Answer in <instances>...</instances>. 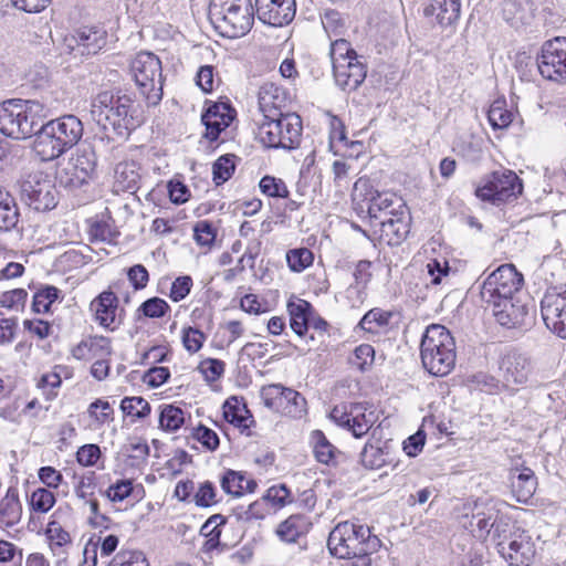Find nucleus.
I'll use <instances>...</instances> for the list:
<instances>
[{
  "label": "nucleus",
  "instance_id": "a19ab883",
  "mask_svg": "<svg viewBox=\"0 0 566 566\" xmlns=\"http://www.w3.org/2000/svg\"><path fill=\"white\" fill-rule=\"evenodd\" d=\"M46 536L50 541L51 551L55 556L65 555V546L71 545V536L60 523L53 521L50 522L46 527Z\"/></svg>",
  "mask_w": 566,
  "mask_h": 566
},
{
  "label": "nucleus",
  "instance_id": "79ce46f5",
  "mask_svg": "<svg viewBox=\"0 0 566 566\" xmlns=\"http://www.w3.org/2000/svg\"><path fill=\"white\" fill-rule=\"evenodd\" d=\"M488 119L493 129H503L512 123L513 114L506 108L504 99H496L488 111Z\"/></svg>",
  "mask_w": 566,
  "mask_h": 566
},
{
  "label": "nucleus",
  "instance_id": "c9c22d12",
  "mask_svg": "<svg viewBox=\"0 0 566 566\" xmlns=\"http://www.w3.org/2000/svg\"><path fill=\"white\" fill-rule=\"evenodd\" d=\"M310 444L317 462L331 464L335 459L337 449L329 442L323 431L313 430L310 436Z\"/></svg>",
  "mask_w": 566,
  "mask_h": 566
},
{
  "label": "nucleus",
  "instance_id": "7ed1b4c3",
  "mask_svg": "<svg viewBox=\"0 0 566 566\" xmlns=\"http://www.w3.org/2000/svg\"><path fill=\"white\" fill-rule=\"evenodd\" d=\"M420 356L431 375H448L455 365V343L451 333L439 324L428 326L422 335Z\"/></svg>",
  "mask_w": 566,
  "mask_h": 566
},
{
  "label": "nucleus",
  "instance_id": "1a4fd4ad",
  "mask_svg": "<svg viewBox=\"0 0 566 566\" xmlns=\"http://www.w3.org/2000/svg\"><path fill=\"white\" fill-rule=\"evenodd\" d=\"M277 117L260 123L259 140L269 148H296L300 145L303 129L301 117L291 112Z\"/></svg>",
  "mask_w": 566,
  "mask_h": 566
},
{
  "label": "nucleus",
  "instance_id": "de8ad7c7",
  "mask_svg": "<svg viewBox=\"0 0 566 566\" xmlns=\"http://www.w3.org/2000/svg\"><path fill=\"white\" fill-rule=\"evenodd\" d=\"M74 479H77V482L74 485L76 496L83 502L93 499L97 486L95 472L88 471L82 475L75 474Z\"/></svg>",
  "mask_w": 566,
  "mask_h": 566
},
{
  "label": "nucleus",
  "instance_id": "f8f14e48",
  "mask_svg": "<svg viewBox=\"0 0 566 566\" xmlns=\"http://www.w3.org/2000/svg\"><path fill=\"white\" fill-rule=\"evenodd\" d=\"M496 548L510 566H530L536 553L531 535L514 526L502 531L497 537Z\"/></svg>",
  "mask_w": 566,
  "mask_h": 566
},
{
  "label": "nucleus",
  "instance_id": "20e7f679",
  "mask_svg": "<svg viewBox=\"0 0 566 566\" xmlns=\"http://www.w3.org/2000/svg\"><path fill=\"white\" fill-rule=\"evenodd\" d=\"M254 14L251 0H211L209 7L214 29L230 39L245 35L253 27Z\"/></svg>",
  "mask_w": 566,
  "mask_h": 566
},
{
  "label": "nucleus",
  "instance_id": "412c9836",
  "mask_svg": "<svg viewBox=\"0 0 566 566\" xmlns=\"http://www.w3.org/2000/svg\"><path fill=\"white\" fill-rule=\"evenodd\" d=\"M259 109L263 120L279 118L285 114L287 106V93L284 88L272 82L264 83L259 90Z\"/></svg>",
  "mask_w": 566,
  "mask_h": 566
},
{
  "label": "nucleus",
  "instance_id": "c756f323",
  "mask_svg": "<svg viewBox=\"0 0 566 566\" xmlns=\"http://www.w3.org/2000/svg\"><path fill=\"white\" fill-rule=\"evenodd\" d=\"M51 123L53 124V129H60L63 143L69 150L81 140L84 128L81 119L75 115H63L51 119Z\"/></svg>",
  "mask_w": 566,
  "mask_h": 566
},
{
  "label": "nucleus",
  "instance_id": "5701e85b",
  "mask_svg": "<svg viewBox=\"0 0 566 566\" xmlns=\"http://www.w3.org/2000/svg\"><path fill=\"white\" fill-rule=\"evenodd\" d=\"M410 213L408 210L381 219V221L373 224V227H379V241L390 247L399 245L408 235L410 231Z\"/></svg>",
  "mask_w": 566,
  "mask_h": 566
},
{
  "label": "nucleus",
  "instance_id": "49530a36",
  "mask_svg": "<svg viewBox=\"0 0 566 566\" xmlns=\"http://www.w3.org/2000/svg\"><path fill=\"white\" fill-rule=\"evenodd\" d=\"M234 158V155L227 154L220 156L214 161L212 166V174L216 185H221L231 178L235 169Z\"/></svg>",
  "mask_w": 566,
  "mask_h": 566
},
{
  "label": "nucleus",
  "instance_id": "680f3d73",
  "mask_svg": "<svg viewBox=\"0 0 566 566\" xmlns=\"http://www.w3.org/2000/svg\"><path fill=\"white\" fill-rule=\"evenodd\" d=\"M193 502L200 507H209L216 504L218 500L214 485L209 481L201 483L193 496Z\"/></svg>",
  "mask_w": 566,
  "mask_h": 566
},
{
  "label": "nucleus",
  "instance_id": "37998d69",
  "mask_svg": "<svg viewBox=\"0 0 566 566\" xmlns=\"http://www.w3.org/2000/svg\"><path fill=\"white\" fill-rule=\"evenodd\" d=\"M120 409L132 421L144 419L150 412L149 403L142 397H126L120 402Z\"/></svg>",
  "mask_w": 566,
  "mask_h": 566
},
{
  "label": "nucleus",
  "instance_id": "0eeeda50",
  "mask_svg": "<svg viewBox=\"0 0 566 566\" xmlns=\"http://www.w3.org/2000/svg\"><path fill=\"white\" fill-rule=\"evenodd\" d=\"M354 209L359 216L366 214L371 226L381 219L394 217L408 210L402 198L392 192H380L368 188V182L359 179L355 182L353 193Z\"/></svg>",
  "mask_w": 566,
  "mask_h": 566
},
{
  "label": "nucleus",
  "instance_id": "13d9d810",
  "mask_svg": "<svg viewBox=\"0 0 566 566\" xmlns=\"http://www.w3.org/2000/svg\"><path fill=\"white\" fill-rule=\"evenodd\" d=\"M294 394L296 397H290L285 394L284 405L281 409L283 413L292 419H300L306 411V400L300 392L294 390Z\"/></svg>",
  "mask_w": 566,
  "mask_h": 566
},
{
  "label": "nucleus",
  "instance_id": "6e6d98bb",
  "mask_svg": "<svg viewBox=\"0 0 566 566\" xmlns=\"http://www.w3.org/2000/svg\"><path fill=\"white\" fill-rule=\"evenodd\" d=\"M90 358H107L112 354L111 339L105 336H90L86 338Z\"/></svg>",
  "mask_w": 566,
  "mask_h": 566
},
{
  "label": "nucleus",
  "instance_id": "2f4dec72",
  "mask_svg": "<svg viewBox=\"0 0 566 566\" xmlns=\"http://www.w3.org/2000/svg\"><path fill=\"white\" fill-rule=\"evenodd\" d=\"M460 9V0H432L431 4L426 8L424 12L427 15H436L440 25L448 27L459 19Z\"/></svg>",
  "mask_w": 566,
  "mask_h": 566
},
{
  "label": "nucleus",
  "instance_id": "dca6fc26",
  "mask_svg": "<svg viewBox=\"0 0 566 566\" xmlns=\"http://www.w3.org/2000/svg\"><path fill=\"white\" fill-rule=\"evenodd\" d=\"M541 312L546 327L559 338L566 339V290L547 291L541 301Z\"/></svg>",
  "mask_w": 566,
  "mask_h": 566
},
{
  "label": "nucleus",
  "instance_id": "bb28decb",
  "mask_svg": "<svg viewBox=\"0 0 566 566\" xmlns=\"http://www.w3.org/2000/svg\"><path fill=\"white\" fill-rule=\"evenodd\" d=\"M312 527V522L304 514H292L275 528V535L286 544H293L305 536Z\"/></svg>",
  "mask_w": 566,
  "mask_h": 566
},
{
  "label": "nucleus",
  "instance_id": "e433bc0d",
  "mask_svg": "<svg viewBox=\"0 0 566 566\" xmlns=\"http://www.w3.org/2000/svg\"><path fill=\"white\" fill-rule=\"evenodd\" d=\"M222 415L229 424H242L252 419V413L243 398L232 396L226 400L222 407Z\"/></svg>",
  "mask_w": 566,
  "mask_h": 566
},
{
  "label": "nucleus",
  "instance_id": "6e6552de",
  "mask_svg": "<svg viewBox=\"0 0 566 566\" xmlns=\"http://www.w3.org/2000/svg\"><path fill=\"white\" fill-rule=\"evenodd\" d=\"M129 69L147 105H158L163 98V75L159 57L151 52H139L130 61Z\"/></svg>",
  "mask_w": 566,
  "mask_h": 566
},
{
  "label": "nucleus",
  "instance_id": "4c0bfd02",
  "mask_svg": "<svg viewBox=\"0 0 566 566\" xmlns=\"http://www.w3.org/2000/svg\"><path fill=\"white\" fill-rule=\"evenodd\" d=\"M122 452L127 457L130 467L142 468L147 463L149 447L142 438L132 437L123 446Z\"/></svg>",
  "mask_w": 566,
  "mask_h": 566
},
{
  "label": "nucleus",
  "instance_id": "7c9ffc66",
  "mask_svg": "<svg viewBox=\"0 0 566 566\" xmlns=\"http://www.w3.org/2000/svg\"><path fill=\"white\" fill-rule=\"evenodd\" d=\"M287 312L292 331L298 336H304L308 329L312 305L305 300L297 298L287 303Z\"/></svg>",
  "mask_w": 566,
  "mask_h": 566
},
{
  "label": "nucleus",
  "instance_id": "a18cd8bd",
  "mask_svg": "<svg viewBox=\"0 0 566 566\" xmlns=\"http://www.w3.org/2000/svg\"><path fill=\"white\" fill-rule=\"evenodd\" d=\"M60 293L61 291L55 286H44L33 295L32 310L35 313H48L52 303L59 298Z\"/></svg>",
  "mask_w": 566,
  "mask_h": 566
},
{
  "label": "nucleus",
  "instance_id": "09e8293b",
  "mask_svg": "<svg viewBox=\"0 0 566 566\" xmlns=\"http://www.w3.org/2000/svg\"><path fill=\"white\" fill-rule=\"evenodd\" d=\"M262 499L265 503L272 504L275 509H282L293 502L290 489L283 483L269 488Z\"/></svg>",
  "mask_w": 566,
  "mask_h": 566
},
{
  "label": "nucleus",
  "instance_id": "f03ea898",
  "mask_svg": "<svg viewBox=\"0 0 566 566\" xmlns=\"http://www.w3.org/2000/svg\"><path fill=\"white\" fill-rule=\"evenodd\" d=\"M51 105L36 99H8L0 104V132L13 139L33 136Z\"/></svg>",
  "mask_w": 566,
  "mask_h": 566
},
{
  "label": "nucleus",
  "instance_id": "603ef678",
  "mask_svg": "<svg viewBox=\"0 0 566 566\" xmlns=\"http://www.w3.org/2000/svg\"><path fill=\"white\" fill-rule=\"evenodd\" d=\"M374 359V347L369 344H360L355 348L353 356L349 358V363L360 371H365L373 365Z\"/></svg>",
  "mask_w": 566,
  "mask_h": 566
},
{
  "label": "nucleus",
  "instance_id": "f3484780",
  "mask_svg": "<svg viewBox=\"0 0 566 566\" xmlns=\"http://www.w3.org/2000/svg\"><path fill=\"white\" fill-rule=\"evenodd\" d=\"M254 11L258 19L266 25L282 28L295 18V0H255Z\"/></svg>",
  "mask_w": 566,
  "mask_h": 566
},
{
  "label": "nucleus",
  "instance_id": "bf43d9fd",
  "mask_svg": "<svg viewBox=\"0 0 566 566\" xmlns=\"http://www.w3.org/2000/svg\"><path fill=\"white\" fill-rule=\"evenodd\" d=\"M243 481L245 480L242 474L228 470L221 478V488L226 493L239 496L244 490Z\"/></svg>",
  "mask_w": 566,
  "mask_h": 566
},
{
  "label": "nucleus",
  "instance_id": "9d476101",
  "mask_svg": "<svg viewBox=\"0 0 566 566\" xmlns=\"http://www.w3.org/2000/svg\"><path fill=\"white\" fill-rule=\"evenodd\" d=\"M21 200L39 212L52 210L57 205V190L51 178L42 171L29 172L20 181Z\"/></svg>",
  "mask_w": 566,
  "mask_h": 566
},
{
  "label": "nucleus",
  "instance_id": "f257e3e1",
  "mask_svg": "<svg viewBox=\"0 0 566 566\" xmlns=\"http://www.w3.org/2000/svg\"><path fill=\"white\" fill-rule=\"evenodd\" d=\"M91 118L104 132L127 137L144 120L140 105L128 94L104 91L91 102Z\"/></svg>",
  "mask_w": 566,
  "mask_h": 566
},
{
  "label": "nucleus",
  "instance_id": "c03bdc74",
  "mask_svg": "<svg viewBox=\"0 0 566 566\" xmlns=\"http://www.w3.org/2000/svg\"><path fill=\"white\" fill-rule=\"evenodd\" d=\"M322 24L329 38L343 35L346 31V20L340 12L327 9L321 15Z\"/></svg>",
  "mask_w": 566,
  "mask_h": 566
},
{
  "label": "nucleus",
  "instance_id": "39448f33",
  "mask_svg": "<svg viewBox=\"0 0 566 566\" xmlns=\"http://www.w3.org/2000/svg\"><path fill=\"white\" fill-rule=\"evenodd\" d=\"M328 54L335 84L344 92H355L367 76L363 56H359L352 43L343 38L331 42Z\"/></svg>",
  "mask_w": 566,
  "mask_h": 566
},
{
  "label": "nucleus",
  "instance_id": "58836bf2",
  "mask_svg": "<svg viewBox=\"0 0 566 566\" xmlns=\"http://www.w3.org/2000/svg\"><path fill=\"white\" fill-rule=\"evenodd\" d=\"M389 453L390 444L388 443H385L381 448L373 444H365L360 452V461L366 469H380L388 463Z\"/></svg>",
  "mask_w": 566,
  "mask_h": 566
},
{
  "label": "nucleus",
  "instance_id": "ea45409f",
  "mask_svg": "<svg viewBox=\"0 0 566 566\" xmlns=\"http://www.w3.org/2000/svg\"><path fill=\"white\" fill-rule=\"evenodd\" d=\"M285 394L290 397H296L294 389L283 387L280 384H272L262 387L261 399L268 408L279 411L284 405Z\"/></svg>",
  "mask_w": 566,
  "mask_h": 566
},
{
  "label": "nucleus",
  "instance_id": "8fccbe9b",
  "mask_svg": "<svg viewBox=\"0 0 566 566\" xmlns=\"http://www.w3.org/2000/svg\"><path fill=\"white\" fill-rule=\"evenodd\" d=\"M313 252L307 248L293 249L286 253V261L289 268L293 272L304 271L313 263Z\"/></svg>",
  "mask_w": 566,
  "mask_h": 566
},
{
  "label": "nucleus",
  "instance_id": "6ab92c4d",
  "mask_svg": "<svg viewBox=\"0 0 566 566\" xmlns=\"http://www.w3.org/2000/svg\"><path fill=\"white\" fill-rule=\"evenodd\" d=\"M33 135L35 136L33 150L42 161L56 159L69 150L63 143L60 129H53L51 120L46 123L42 120Z\"/></svg>",
  "mask_w": 566,
  "mask_h": 566
},
{
  "label": "nucleus",
  "instance_id": "e2e57ef3",
  "mask_svg": "<svg viewBox=\"0 0 566 566\" xmlns=\"http://www.w3.org/2000/svg\"><path fill=\"white\" fill-rule=\"evenodd\" d=\"M117 234V231L107 221H95L90 227L92 241L112 242Z\"/></svg>",
  "mask_w": 566,
  "mask_h": 566
},
{
  "label": "nucleus",
  "instance_id": "a878e982",
  "mask_svg": "<svg viewBox=\"0 0 566 566\" xmlns=\"http://www.w3.org/2000/svg\"><path fill=\"white\" fill-rule=\"evenodd\" d=\"M73 40L82 54H96L105 46L107 32L102 25H84L75 31Z\"/></svg>",
  "mask_w": 566,
  "mask_h": 566
},
{
  "label": "nucleus",
  "instance_id": "052dcab7",
  "mask_svg": "<svg viewBox=\"0 0 566 566\" xmlns=\"http://www.w3.org/2000/svg\"><path fill=\"white\" fill-rule=\"evenodd\" d=\"M108 566H148V563L142 552L122 551Z\"/></svg>",
  "mask_w": 566,
  "mask_h": 566
},
{
  "label": "nucleus",
  "instance_id": "3c124183",
  "mask_svg": "<svg viewBox=\"0 0 566 566\" xmlns=\"http://www.w3.org/2000/svg\"><path fill=\"white\" fill-rule=\"evenodd\" d=\"M170 310L169 304L160 297L154 296L140 304L137 312L148 318H160Z\"/></svg>",
  "mask_w": 566,
  "mask_h": 566
},
{
  "label": "nucleus",
  "instance_id": "aec40b11",
  "mask_svg": "<svg viewBox=\"0 0 566 566\" xmlns=\"http://www.w3.org/2000/svg\"><path fill=\"white\" fill-rule=\"evenodd\" d=\"M235 111L227 103H213L209 105L201 116L202 124L206 126L205 137L211 142L219 138L234 119Z\"/></svg>",
  "mask_w": 566,
  "mask_h": 566
},
{
  "label": "nucleus",
  "instance_id": "338daca9",
  "mask_svg": "<svg viewBox=\"0 0 566 566\" xmlns=\"http://www.w3.org/2000/svg\"><path fill=\"white\" fill-rule=\"evenodd\" d=\"M193 238L199 245H210L216 240V231L209 221H199L193 228Z\"/></svg>",
  "mask_w": 566,
  "mask_h": 566
},
{
  "label": "nucleus",
  "instance_id": "c85d7f7f",
  "mask_svg": "<svg viewBox=\"0 0 566 566\" xmlns=\"http://www.w3.org/2000/svg\"><path fill=\"white\" fill-rule=\"evenodd\" d=\"M537 488V479L530 468L511 470V489L517 502L527 503Z\"/></svg>",
  "mask_w": 566,
  "mask_h": 566
},
{
  "label": "nucleus",
  "instance_id": "9b49d317",
  "mask_svg": "<svg viewBox=\"0 0 566 566\" xmlns=\"http://www.w3.org/2000/svg\"><path fill=\"white\" fill-rule=\"evenodd\" d=\"M524 277L513 264H502L491 272L480 287L482 301L494 303L506 297L518 295Z\"/></svg>",
  "mask_w": 566,
  "mask_h": 566
},
{
  "label": "nucleus",
  "instance_id": "2eb2a0df",
  "mask_svg": "<svg viewBox=\"0 0 566 566\" xmlns=\"http://www.w3.org/2000/svg\"><path fill=\"white\" fill-rule=\"evenodd\" d=\"M537 67L544 78L566 83V38L558 36L542 45Z\"/></svg>",
  "mask_w": 566,
  "mask_h": 566
},
{
  "label": "nucleus",
  "instance_id": "ddd939ff",
  "mask_svg": "<svg viewBox=\"0 0 566 566\" xmlns=\"http://www.w3.org/2000/svg\"><path fill=\"white\" fill-rule=\"evenodd\" d=\"M522 190L523 185L517 175L503 169L492 172L486 182L476 189L475 195L483 201L501 203L516 199Z\"/></svg>",
  "mask_w": 566,
  "mask_h": 566
},
{
  "label": "nucleus",
  "instance_id": "423d86ee",
  "mask_svg": "<svg viewBox=\"0 0 566 566\" xmlns=\"http://www.w3.org/2000/svg\"><path fill=\"white\" fill-rule=\"evenodd\" d=\"M380 539L371 534L368 526L350 522L338 523L329 533L327 547L338 558H348L361 553H375Z\"/></svg>",
  "mask_w": 566,
  "mask_h": 566
},
{
  "label": "nucleus",
  "instance_id": "a211bd4d",
  "mask_svg": "<svg viewBox=\"0 0 566 566\" xmlns=\"http://www.w3.org/2000/svg\"><path fill=\"white\" fill-rule=\"evenodd\" d=\"M486 306L492 311L495 321L503 327L518 328L526 325L528 307L522 301L520 294L488 303Z\"/></svg>",
  "mask_w": 566,
  "mask_h": 566
},
{
  "label": "nucleus",
  "instance_id": "774afa93",
  "mask_svg": "<svg viewBox=\"0 0 566 566\" xmlns=\"http://www.w3.org/2000/svg\"><path fill=\"white\" fill-rule=\"evenodd\" d=\"M192 279L189 275L178 276L171 284L169 297L174 302L182 301L191 291Z\"/></svg>",
  "mask_w": 566,
  "mask_h": 566
},
{
  "label": "nucleus",
  "instance_id": "0e129e2a",
  "mask_svg": "<svg viewBox=\"0 0 566 566\" xmlns=\"http://www.w3.org/2000/svg\"><path fill=\"white\" fill-rule=\"evenodd\" d=\"M224 361L216 358H207L199 365L200 371L209 382L218 380L224 373Z\"/></svg>",
  "mask_w": 566,
  "mask_h": 566
},
{
  "label": "nucleus",
  "instance_id": "cd10ccee",
  "mask_svg": "<svg viewBox=\"0 0 566 566\" xmlns=\"http://www.w3.org/2000/svg\"><path fill=\"white\" fill-rule=\"evenodd\" d=\"M22 512L18 488L9 486L4 496L0 500V528H11L19 524Z\"/></svg>",
  "mask_w": 566,
  "mask_h": 566
},
{
  "label": "nucleus",
  "instance_id": "4468645a",
  "mask_svg": "<svg viewBox=\"0 0 566 566\" xmlns=\"http://www.w3.org/2000/svg\"><path fill=\"white\" fill-rule=\"evenodd\" d=\"M96 157L92 150L77 151L57 170L56 179L66 189H77L87 184L95 171Z\"/></svg>",
  "mask_w": 566,
  "mask_h": 566
},
{
  "label": "nucleus",
  "instance_id": "393cba45",
  "mask_svg": "<svg viewBox=\"0 0 566 566\" xmlns=\"http://www.w3.org/2000/svg\"><path fill=\"white\" fill-rule=\"evenodd\" d=\"M462 524L476 538H485L491 530H494L495 536L499 537L505 527H510L509 523L497 521L495 514L484 512L473 514L471 517L465 516Z\"/></svg>",
  "mask_w": 566,
  "mask_h": 566
},
{
  "label": "nucleus",
  "instance_id": "69168bd1",
  "mask_svg": "<svg viewBox=\"0 0 566 566\" xmlns=\"http://www.w3.org/2000/svg\"><path fill=\"white\" fill-rule=\"evenodd\" d=\"M192 438L198 440L207 450L213 451L219 447V437L209 427H192Z\"/></svg>",
  "mask_w": 566,
  "mask_h": 566
},
{
  "label": "nucleus",
  "instance_id": "5fc2aeb1",
  "mask_svg": "<svg viewBox=\"0 0 566 566\" xmlns=\"http://www.w3.org/2000/svg\"><path fill=\"white\" fill-rule=\"evenodd\" d=\"M259 187L262 193L269 197L287 198L290 193L284 181L272 176H264L260 180Z\"/></svg>",
  "mask_w": 566,
  "mask_h": 566
},
{
  "label": "nucleus",
  "instance_id": "4d7b16f0",
  "mask_svg": "<svg viewBox=\"0 0 566 566\" xmlns=\"http://www.w3.org/2000/svg\"><path fill=\"white\" fill-rule=\"evenodd\" d=\"M30 504L35 512L46 513L55 504V495L48 489H36L31 495Z\"/></svg>",
  "mask_w": 566,
  "mask_h": 566
},
{
  "label": "nucleus",
  "instance_id": "864d4df0",
  "mask_svg": "<svg viewBox=\"0 0 566 566\" xmlns=\"http://www.w3.org/2000/svg\"><path fill=\"white\" fill-rule=\"evenodd\" d=\"M206 338V335L198 328L191 326L182 328L181 342L185 349L190 354L199 352Z\"/></svg>",
  "mask_w": 566,
  "mask_h": 566
},
{
  "label": "nucleus",
  "instance_id": "4be33fe9",
  "mask_svg": "<svg viewBox=\"0 0 566 566\" xmlns=\"http://www.w3.org/2000/svg\"><path fill=\"white\" fill-rule=\"evenodd\" d=\"M90 310L94 313L95 321L109 331H114L122 322L117 316L118 297L113 291H104L97 295L91 302Z\"/></svg>",
  "mask_w": 566,
  "mask_h": 566
},
{
  "label": "nucleus",
  "instance_id": "f704fd0d",
  "mask_svg": "<svg viewBox=\"0 0 566 566\" xmlns=\"http://www.w3.org/2000/svg\"><path fill=\"white\" fill-rule=\"evenodd\" d=\"M392 317L394 312L374 307L364 314L357 324V328L375 335L378 334L380 329L386 328Z\"/></svg>",
  "mask_w": 566,
  "mask_h": 566
},
{
  "label": "nucleus",
  "instance_id": "72a5a7b5",
  "mask_svg": "<svg viewBox=\"0 0 566 566\" xmlns=\"http://www.w3.org/2000/svg\"><path fill=\"white\" fill-rule=\"evenodd\" d=\"M19 208L11 193L0 186V231H10L19 222Z\"/></svg>",
  "mask_w": 566,
  "mask_h": 566
},
{
  "label": "nucleus",
  "instance_id": "473e14b6",
  "mask_svg": "<svg viewBox=\"0 0 566 566\" xmlns=\"http://www.w3.org/2000/svg\"><path fill=\"white\" fill-rule=\"evenodd\" d=\"M115 178L119 190L133 193L139 188V166L135 161L119 163L116 166Z\"/></svg>",
  "mask_w": 566,
  "mask_h": 566
},
{
  "label": "nucleus",
  "instance_id": "b1692460",
  "mask_svg": "<svg viewBox=\"0 0 566 566\" xmlns=\"http://www.w3.org/2000/svg\"><path fill=\"white\" fill-rule=\"evenodd\" d=\"M500 370L507 387L522 385L527 381L531 363L525 355L516 350H510L502 357Z\"/></svg>",
  "mask_w": 566,
  "mask_h": 566
}]
</instances>
